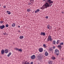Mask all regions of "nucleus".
Masks as SVG:
<instances>
[{
	"label": "nucleus",
	"mask_w": 64,
	"mask_h": 64,
	"mask_svg": "<svg viewBox=\"0 0 64 64\" xmlns=\"http://www.w3.org/2000/svg\"><path fill=\"white\" fill-rule=\"evenodd\" d=\"M6 12L8 14V15H10V14H11V12L9 11H6Z\"/></svg>",
	"instance_id": "nucleus-13"
},
{
	"label": "nucleus",
	"mask_w": 64,
	"mask_h": 64,
	"mask_svg": "<svg viewBox=\"0 0 64 64\" xmlns=\"http://www.w3.org/2000/svg\"><path fill=\"white\" fill-rule=\"evenodd\" d=\"M31 58L32 59H34L35 58V56L34 55H33L31 56Z\"/></svg>",
	"instance_id": "nucleus-7"
},
{
	"label": "nucleus",
	"mask_w": 64,
	"mask_h": 64,
	"mask_svg": "<svg viewBox=\"0 0 64 64\" xmlns=\"http://www.w3.org/2000/svg\"><path fill=\"white\" fill-rule=\"evenodd\" d=\"M43 48H40L39 50V51L40 52H42L43 51Z\"/></svg>",
	"instance_id": "nucleus-9"
},
{
	"label": "nucleus",
	"mask_w": 64,
	"mask_h": 64,
	"mask_svg": "<svg viewBox=\"0 0 64 64\" xmlns=\"http://www.w3.org/2000/svg\"><path fill=\"white\" fill-rule=\"evenodd\" d=\"M53 44H56V41L55 40H54L52 42Z\"/></svg>",
	"instance_id": "nucleus-23"
},
{
	"label": "nucleus",
	"mask_w": 64,
	"mask_h": 64,
	"mask_svg": "<svg viewBox=\"0 0 64 64\" xmlns=\"http://www.w3.org/2000/svg\"><path fill=\"white\" fill-rule=\"evenodd\" d=\"M4 52L5 53H7L8 52V50L7 49L5 50Z\"/></svg>",
	"instance_id": "nucleus-14"
},
{
	"label": "nucleus",
	"mask_w": 64,
	"mask_h": 64,
	"mask_svg": "<svg viewBox=\"0 0 64 64\" xmlns=\"http://www.w3.org/2000/svg\"><path fill=\"white\" fill-rule=\"evenodd\" d=\"M26 63H27V61H26L24 62H23L22 64H26Z\"/></svg>",
	"instance_id": "nucleus-29"
},
{
	"label": "nucleus",
	"mask_w": 64,
	"mask_h": 64,
	"mask_svg": "<svg viewBox=\"0 0 64 64\" xmlns=\"http://www.w3.org/2000/svg\"><path fill=\"white\" fill-rule=\"evenodd\" d=\"M63 13H64V12H63Z\"/></svg>",
	"instance_id": "nucleus-46"
},
{
	"label": "nucleus",
	"mask_w": 64,
	"mask_h": 64,
	"mask_svg": "<svg viewBox=\"0 0 64 64\" xmlns=\"http://www.w3.org/2000/svg\"><path fill=\"white\" fill-rule=\"evenodd\" d=\"M43 1H45V0H43Z\"/></svg>",
	"instance_id": "nucleus-44"
},
{
	"label": "nucleus",
	"mask_w": 64,
	"mask_h": 64,
	"mask_svg": "<svg viewBox=\"0 0 64 64\" xmlns=\"http://www.w3.org/2000/svg\"><path fill=\"white\" fill-rule=\"evenodd\" d=\"M64 44L63 42H61L60 43V45H63Z\"/></svg>",
	"instance_id": "nucleus-25"
},
{
	"label": "nucleus",
	"mask_w": 64,
	"mask_h": 64,
	"mask_svg": "<svg viewBox=\"0 0 64 64\" xmlns=\"http://www.w3.org/2000/svg\"><path fill=\"white\" fill-rule=\"evenodd\" d=\"M40 35H43V36H45V32H42L40 33Z\"/></svg>",
	"instance_id": "nucleus-10"
},
{
	"label": "nucleus",
	"mask_w": 64,
	"mask_h": 64,
	"mask_svg": "<svg viewBox=\"0 0 64 64\" xmlns=\"http://www.w3.org/2000/svg\"><path fill=\"white\" fill-rule=\"evenodd\" d=\"M50 40V41H51L52 40V39L51 38V37L50 36H48V41H49Z\"/></svg>",
	"instance_id": "nucleus-5"
},
{
	"label": "nucleus",
	"mask_w": 64,
	"mask_h": 64,
	"mask_svg": "<svg viewBox=\"0 0 64 64\" xmlns=\"http://www.w3.org/2000/svg\"><path fill=\"white\" fill-rule=\"evenodd\" d=\"M15 49L17 51L18 50H19V49L18 48H15Z\"/></svg>",
	"instance_id": "nucleus-34"
},
{
	"label": "nucleus",
	"mask_w": 64,
	"mask_h": 64,
	"mask_svg": "<svg viewBox=\"0 0 64 64\" xmlns=\"http://www.w3.org/2000/svg\"><path fill=\"white\" fill-rule=\"evenodd\" d=\"M4 28H5V26L4 25H2V26H0V28L1 29H3Z\"/></svg>",
	"instance_id": "nucleus-8"
},
{
	"label": "nucleus",
	"mask_w": 64,
	"mask_h": 64,
	"mask_svg": "<svg viewBox=\"0 0 64 64\" xmlns=\"http://www.w3.org/2000/svg\"><path fill=\"white\" fill-rule=\"evenodd\" d=\"M57 47L58 48H59L60 50H61V48H62V46L60 45H59Z\"/></svg>",
	"instance_id": "nucleus-11"
},
{
	"label": "nucleus",
	"mask_w": 64,
	"mask_h": 64,
	"mask_svg": "<svg viewBox=\"0 0 64 64\" xmlns=\"http://www.w3.org/2000/svg\"><path fill=\"white\" fill-rule=\"evenodd\" d=\"M40 11V10L39 9H38L37 10H36L34 12L35 13H37V12H39Z\"/></svg>",
	"instance_id": "nucleus-12"
},
{
	"label": "nucleus",
	"mask_w": 64,
	"mask_h": 64,
	"mask_svg": "<svg viewBox=\"0 0 64 64\" xmlns=\"http://www.w3.org/2000/svg\"><path fill=\"white\" fill-rule=\"evenodd\" d=\"M43 46L44 47V48H46V47H47V46H46V45H45V44H44L43 45Z\"/></svg>",
	"instance_id": "nucleus-27"
},
{
	"label": "nucleus",
	"mask_w": 64,
	"mask_h": 64,
	"mask_svg": "<svg viewBox=\"0 0 64 64\" xmlns=\"http://www.w3.org/2000/svg\"><path fill=\"white\" fill-rule=\"evenodd\" d=\"M60 42V40H57V42H56V43L57 44H58L59 43V42Z\"/></svg>",
	"instance_id": "nucleus-24"
},
{
	"label": "nucleus",
	"mask_w": 64,
	"mask_h": 64,
	"mask_svg": "<svg viewBox=\"0 0 64 64\" xmlns=\"http://www.w3.org/2000/svg\"><path fill=\"white\" fill-rule=\"evenodd\" d=\"M24 37L23 36H20V39H23V38Z\"/></svg>",
	"instance_id": "nucleus-21"
},
{
	"label": "nucleus",
	"mask_w": 64,
	"mask_h": 64,
	"mask_svg": "<svg viewBox=\"0 0 64 64\" xmlns=\"http://www.w3.org/2000/svg\"><path fill=\"white\" fill-rule=\"evenodd\" d=\"M42 56H38V60H40L41 59H42Z\"/></svg>",
	"instance_id": "nucleus-4"
},
{
	"label": "nucleus",
	"mask_w": 64,
	"mask_h": 64,
	"mask_svg": "<svg viewBox=\"0 0 64 64\" xmlns=\"http://www.w3.org/2000/svg\"><path fill=\"white\" fill-rule=\"evenodd\" d=\"M45 55L46 56H47L48 55V53L47 52H46L45 53Z\"/></svg>",
	"instance_id": "nucleus-16"
},
{
	"label": "nucleus",
	"mask_w": 64,
	"mask_h": 64,
	"mask_svg": "<svg viewBox=\"0 0 64 64\" xmlns=\"http://www.w3.org/2000/svg\"><path fill=\"white\" fill-rule=\"evenodd\" d=\"M31 1H30V2L31 3H29V5H31V4H32V2H31Z\"/></svg>",
	"instance_id": "nucleus-31"
},
{
	"label": "nucleus",
	"mask_w": 64,
	"mask_h": 64,
	"mask_svg": "<svg viewBox=\"0 0 64 64\" xmlns=\"http://www.w3.org/2000/svg\"><path fill=\"white\" fill-rule=\"evenodd\" d=\"M18 32L19 33H20V30H18Z\"/></svg>",
	"instance_id": "nucleus-39"
},
{
	"label": "nucleus",
	"mask_w": 64,
	"mask_h": 64,
	"mask_svg": "<svg viewBox=\"0 0 64 64\" xmlns=\"http://www.w3.org/2000/svg\"><path fill=\"white\" fill-rule=\"evenodd\" d=\"M15 23L13 24L12 25V27H15Z\"/></svg>",
	"instance_id": "nucleus-17"
},
{
	"label": "nucleus",
	"mask_w": 64,
	"mask_h": 64,
	"mask_svg": "<svg viewBox=\"0 0 64 64\" xmlns=\"http://www.w3.org/2000/svg\"><path fill=\"white\" fill-rule=\"evenodd\" d=\"M46 2L48 3H49V4H50V5H52L51 3H53V2L52 1H51V0H47Z\"/></svg>",
	"instance_id": "nucleus-3"
},
{
	"label": "nucleus",
	"mask_w": 64,
	"mask_h": 64,
	"mask_svg": "<svg viewBox=\"0 0 64 64\" xmlns=\"http://www.w3.org/2000/svg\"><path fill=\"white\" fill-rule=\"evenodd\" d=\"M52 60H55V59H56V58L54 56H52Z\"/></svg>",
	"instance_id": "nucleus-22"
},
{
	"label": "nucleus",
	"mask_w": 64,
	"mask_h": 64,
	"mask_svg": "<svg viewBox=\"0 0 64 64\" xmlns=\"http://www.w3.org/2000/svg\"><path fill=\"white\" fill-rule=\"evenodd\" d=\"M1 54H4V50H1Z\"/></svg>",
	"instance_id": "nucleus-15"
},
{
	"label": "nucleus",
	"mask_w": 64,
	"mask_h": 64,
	"mask_svg": "<svg viewBox=\"0 0 64 64\" xmlns=\"http://www.w3.org/2000/svg\"><path fill=\"white\" fill-rule=\"evenodd\" d=\"M40 8L41 9L43 10L44 9H45V8H46V7H45V6L44 5L42 7Z\"/></svg>",
	"instance_id": "nucleus-6"
},
{
	"label": "nucleus",
	"mask_w": 64,
	"mask_h": 64,
	"mask_svg": "<svg viewBox=\"0 0 64 64\" xmlns=\"http://www.w3.org/2000/svg\"><path fill=\"white\" fill-rule=\"evenodd\" d=\"M2 58V56H0V58Z\"/></svg>",
	"instance_id": "nucleus-42"
},
{
	"label": "nucleus",
	"mask_w": 64,
	"mask_h": 64,
	"mask_svg": "<svg viewBox=\"0 0 64 64\" xmlns=\"http://www.w3.org/2000/svg\"><path fill=\"white\" fill-rule=\"evenodd\" d=\"M26 64H30V63L29 62H28L26 63Z\"/></svg>",
	"instance_id": "nucleus-38"
},
{
	"label": "nucleus",
	"mask_w": 64,
	"mask_h": 64,
	"mask_svg": "<svg viewBox=\"0 0 64 64\" xmlns=\"http://www.w3.org/2000/svg\"><path fill=\"white\" fill-rule=\"evenodd\" d=\"M44 6L46 8H47V7H51L52 6V4H48V2H46L44 4Z\"/></svg>",
	"instance_id": "nucleus-1"
},
{
	"label": "nucleus",
	"mask_w": 64,
	"mask_h": 64,
	"mask_svg": "<svg viewBox=\"0 0 64 64\" xmlns=\"http://www.w3.org/2000/svg\"><path fill=\"white\" fill-rule=\"evenodd\" d=\"M50 51H52L53 50H52V49H50Z\"/></svg>",
	"instance_id": "nucleus-37"
},
{
	"label": "nucleus",
	"mask_w": 64,
	"mask_h": 64,
	"mask_svg": "<svg viewBox=\"0 0 64 64\" xmlns=\"http://www.w3.org/2000/svg\"><path fill=\"white\" fill-rule=\"evenodd\" d=\"M1 6V4H0V6Z\"/></svg>",
	"instance_id": "nucleus-45"
},
{
	"label": "nucleus",
	"mask_w": 64,
	"mask_h": 64,
	"mask_svg": "<svg viewBox=\"0 0 64 64\" xmlns=\"http://www.w3.org/2000/svg\"><path fill=\"white\" fill-rule=\"evenodd\" d=\"M11 55V52H10L7 55L8 57H9L10 55Z\"/></svg>",
	"instance_id": "nucleus-18"
},
{
	"label": "nucleus",
	"mask_w": 64,
	"mask_h": 64,
	"mask_svg": "<svg viewBox=\"0 0 64 64\" xmlns=\"http://www.w3.org/2000/svg\"><path fill=\"white\" fill-rule=\"evenodd\" d=\"M50 25L49 24H48V25L47 26V28L48 29H49V28H50Z\"/></svg>",
	"instance_id": "nucleus-26"
},
{
	"label": "nucleus",
	"mask_w": 64,
	"mask_h": 64,
	"mask_svg": "<svg viewBox=\"0 0 64 64\" xmlns=\"http://www.w3.org/2000/svg\"><path fill=\"white\" fill-rule=\"evenodd\" d=\"M46 18H47V19H48V16H46Z\"/></svg>",
	"instance_id": "nucleus-41"
},
{
	"label": "nucleus",
	"mask_w": 64,
	"mask_h": 64,
	"mask_svg": "<svg viewBox=\"0 0 64 64\" xmlns=\"http://www.w3.org/2000/svg\"><path fill=\"white\" fill-rule=\"evenodd\" d=\"M18 27H20V26H18Z\"/></svg>",
	"instance_id": "nucleus-43"
},
{
	"label": "nucleus",
	"mask_w": 64,
	"mask_h": 64,
	"mask_svg": "<svg viewBox=\"0 0 64 64\" xmlns=\"http://www.w3.org/2000/svg\"><path fill=\"white\" fill-rule=\"evenodd\" d=\"M34 0H30V1H32L33 3V2H34Z\"/></svg>",
	"instance_id": "nucleus-40"
},
{
	"label": "nucleus",
	"mask_w": 64,
	"mask_h": 64,
	"mask_svg": "<svg viewBox=\"0 0 64 64\" xmlns=\"http://www.w3.org/2000/svg\"><path fill=\"white\" fill-rule=\"evenodd\" d=\"M18 51H20V52H22V50L21 49H18Z\"/></svg>",
	"instance_id": "nucleus-30"
},
{
	"label": "nucleus",
	"mask_w": 64,
	"mask_h": 64,
	"mask_svg": "<svg viewBox=\"0 0 64 64\" xmlns=\"http://www.w3.org/2000/svg\"><path fill=\"white\" fill-rule=\"evenodd\" d=\"M6 6H4V8H6Z\"/></svg>",
	"instance_id": "nucleus-35"
},
{
	"label": "nucleus",
	"mask_w": 64,
	"mask_h": 64,
	"mask_svg": "<svg viewBox=\"0 0 64 64\" xmlns=\"http://www.w3.org/2000/svg\"><path fill=\"white\" fill-rule=\"evenodd\" d=\"M6 27H8L9 26V25H8V24H6Z\"/></svg>",
	"instance_id": "nucleus-32"
},
{
	"label": "nucleus",
	"mask_w": 64,
	"mask_h": 64,
	"mask_svg": "<svg viewBox=\"0 0 64 64\" xmlns=\"http://www.w3.org/2000/svg\"><path fill=\"white\" fill-rule=\"evenodd\" d=\"M27 11L28 12H30V11H31V9L30 8H28L27 9Z\"/></svg>",
	"instance_id": "nucleus-20"
},
{
	"label": "nucleus",
	"mask_w": 64,
	"mask_h": 64,
	"mask_svg": "<svg viewBox=\"0 0 64 64\" xmlns=\"http://www.w3.org/2000/svg\"><path fill=\"white\" fill-rule=\"evenodd\" d=\"M3 23V21H0V24H2Z\"/></svg>",
	"instance_id": "nucleus-33"
},
{
	"label": "nucleus",
	"mask_w": 64,
	"mask_h": 64,
	"mask_svg": "<svg viewBox=\"0 0 64 64\" xmlns=\"http://www.w3.org/2000/svg\"><path fill=\"white\" fill-rule=\"evenodd\" d=\"M54 48H55V47H54Z\"/></svg>",
	"instance_id": "nucleus-47"
},
{
	"label": "nucleus",
	"mask_w": 64,
	"mask_h": 64,
	"mask_svg": "<svg viewBox=\"0 0 64 64\" xmlns=\"http://www.w3.org/2000/svg\"><path fill=\"white\" fill-rule=\"evenodd\" d=\"M48 63L49 64H52L53 62L52 61H50L48 62Z\"/></svg>",
	"instance_id": "nucleus-19"
},
{
	"label": "nucleus",
	"mask_w": 64,
	"mask_h": 64,
	"mask_svg": "<svg viewBox=\"0 0 64 64\" xmlns=\"http://www.w3.org/2000/svg\"><path fill=\"white\" fill-rule=\"evenodd\" d=\"M55 53L57 56L59 55V52L58 50H55Z\"/></svg>",
	"instance_id": "nucleus-2"
},
{
	"label": "nucleus",
	"mask_w": 64,
	"mask_h": 64,
	"mask_svg": "<svg viewBox=\"0 0 64 64\" xmlns=\"http://www.w3.org/2000/svg\"><path fill=\"white\" fill-rule=\"evenodd\" d=\"M3 34L4 35H8V34H7V33H6V32H4V33Z\"/></svg>",
	"instance_id": "nucleus-28"
},
{
	"label": "nucleus",
	"mask_w": 64,
	"mask_h": 64,
	"mask_svg": "<svg viewBox=\"0 0 64 64\" xmlns=\"http://www.w3.org/2000/svg\"><path fill=\"white\" fill-rule=\"evenodd\" d=\"M30 64H33V62H31L30 63Z\"/></svg>",
	"instance_id": "nucleus-36"
}]
</instances>
